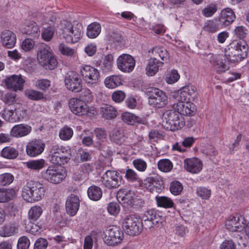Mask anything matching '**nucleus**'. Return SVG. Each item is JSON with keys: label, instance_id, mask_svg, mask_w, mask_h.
<instances>
[{"label": "nucleus", "instance_id": "412c9836", "mask_svg": "<svg viewBox=\"0 0 249 249\" xmlns=\"http://www.w3.org/2000/svg\"><path fill=\"white\" fill-rule=\"evenodd\" d=\"M174 108L181 115L193 116L196 112L195 105L189 102H178L174 105Z\"/></svg>", "mask_w": 249, "mask_h": 249}, {"label": "nucleus", "instance_id": "864d4df0", "mask_svg": "<svg viewBox=\"0 0 249 249\" xmlns=\"http://www.w3.org/2000/svg\"><path fill=\"white\" fill-rule=\"evenodd\" d=\"M14 179L13 175L10 173H4L0 175V185H8L13 181Z\"/></svg>", "mask_w": 249, "mask_h": 249}, {"label": "nucleus", "instance_id": "ea45409f", "mask_svg": "<svg viewBox=\"0 0 249 249\" xmlns=\"http://www.w3.org/2000/svg\"><path fill=\"white\" fill-rule=\"evenodd\" d=\"M24 93L26 97L33 101H39L45 98L43 93L33 89H26Z\"/></svg>", "mask_w": 249, "mask_h": 249}, {"label": "nucleus", "instance_id": "72a5a7b5", "mask_svg": "<svg viewBox=\"0 0 249 249\" xmlns=\"http://www.w3.org/2000/svg\"><path fill=\"white\" fill-rule=\"evenodd\" d=\"M87 193L90 199L98 201L101 198L103 192L100 187L96 185H92L88 188Z\"/></svg>", "mask_w": 249, "mask_h": 249}, {"label": "nucleus", "instance_id": "4c0bfd02", "mask_svg": "<svg viewBox=\"0 0 249 249\" xmlns=\"http://www.w3.org/2000/svg\"><path fill=\"white\" fill-rule=\"evenodd\" d=\"M157 206L164 208H171L174 206L173 201L169 197L165 196H156Z\"/></svg>", "mask_w": 249, "mask_h": 249}, {"label": "nucleus", "instance_id": "4be33fe9", "mask_svg": "<svg viewBox=\"0 0 249 249\" xmlns=\"http://www.w3.org/2000/svg\"><path fill=\"white\" fill-rule=\"evenodd\" d=\"M24 82L21 75H13L5 79V85L7 88L16 91L22 89Z\"/></svg>", "mask_w": 249, "mask_h": 249}, {"label": "nucleus", "instance_id": "39448f33", "mask_svg": "<svg viewBox=\"0 0 249 249\" xmlns=\"http://www.w3.org/2000/svg\"><path fill=\"white\" fill-rule=\"evenodd\" d=\"M39 64L46 70H53L57 65V60L51 48L46 44L40 46L36 52Z\"/></svg>", "mask_w": 249, "mask_h": 249}, {"label": "nucleus", "instance_id": "5fc2aeb1", "mask_svg": "<svg viewBox=\"0 0 249 249\" xmlns=\"http://www.w3.org/2000/svg\"><path fill=\"white\" fill-rule=\"evenodd\" d=\"M179 77L180 76L177 71L174 70L167 74L165 81L167 83L172 84L177 82Z\"/></svg>", "mask_w": 249, "mask_h": 249}, {"label": "nucleus", "instance_id": "e2e57ef3", "mask_svg": "<svg viewBox=\"0 0 249 249\" xmlns=\"http://www.w3.org/2000/svg\"><path fill=\"white\" fill-rule=\"evenodd\" d=\"M107 211L111 215H117L120 211L119 204L116 202H111L109 203L107 206Z\"/></svg>", "mask_w": 249, "mask_h": 249}, {"label": "nucleus", "instance_id": "2f4dec72", "mask_svg": "<svg viewBox=\"0 0 249 249\" xmlns=\"http://www.w3.org/2000/svg\"><path fill=\"white\" fill-rule=\"evenodd\" d=\"M151 53L153 55L152 58H156V59L160 58L163 62L168 60L170 57L168 51L163 47H155L152 49Z\"/></svg>", "mask_w": 249, "mask_h": 249}, {"label": "nucleus", "instance_id": "79ce46f5", "mask_svg": "<svg viewBox=\"0 0 249 249\" xmlns=\"http://www.w3.org/2000/svg\"><path fill=\"white\" fill-rule=\"evenodd\" d=\"M14 195V190L0 188V203L8 202L12 199Z\"/></svg>", "mask_w": 249, "mask_h": 249}, {"label": "nucleus", "instance_id": "bf43d9fd", "mask_svg": "<svg viewBox=\"0 0 249 249\" xmlns=\"http://www.w3.org/2000/svg\"><path fill=\"white\" fill-rule=\"evenodd\" d=\"M58 49L62 54L68 56H72L75 53L74 49L68 47L63 43L59 44Z\"/></svg>", "mask_w": 249, "mask_h": 249}, {"label": "nucleus", "instance_id": "a878e982", "mask_svg": "<svg viewBox=\"0 0 249 249\" xmlns=\"http://www.w3.org/2000/svg\"><path fill=\"white\" fill-rule=\"evenodd\" d=\"M79 208V197L74 194H71L68 197L66 202V209L67 213L73 216L76 213Z\"/></svg>", "mask_w": 249, "mask_h": 249}, {"label": "nucleus", "instance_id": "4468645a", "mask_svg": "<svg viewBox=\"0 0 249 249\" xmlns=\"http://www.w3.org/2000/svg\"><path fill=\"white\" fill-rule=\"evenodd\" d=\"M65 84L67 88L72 92H78L82 90V80L77 73L70 71L65 76Z\"/></svg>", "mask_w": 249, "mask_h": 249}, {"label": "nucleus", "instance_id": "3c124183", "mask_svg": "<svg viewBox=\"0 0 249 249\" xmlns=\"http://www.w3.org/2000/svg\"><path fill=\"white\" fill-rule=\"evenodd\" d=\"M36 87L42 91H46L51 86V81L47 79H40L36 81Z\"/></svg>", "mask_w": 249, "mask_h": 249}, {"label": "nucleus", "instance_id": "2eb2a0df", "mask_svg": "<svg viewBox=\"0 0 249 249\" xmlns=\"http://www.w3.org/2000/svg\"><path fill=\"white\" fill-rule=\"evenodd\" d=\"M71 111L77 116H82L89 112V107L85 102L77 98H72L69 101Z\"/></svg>", "mask_w": 249, "mask_h": 249}, {"label": "nucleus", "instance_id": "c03bdc74", "mask_svg": "<svg viewBox=\"0 0 249 249\" xmlns=\"http://www.w3.org/2000/svg\"><path fill=\"white\" fill-rule=\"evenodd\" d=\"M26 166L32 170H39L42 169L46 164L44 160L41 159L36 160H32L25 163Z\"/></svg>", "mask_w": 249, "mask_h": 249}, {"label": "nucleus", "instance_id": "5701e85b", "mask_svg": "<svg viewBox=\"0 0 249 249\" xmlns=\"http://www.w3.org/2000/svg\"><path fill=\"white\" fill-rule=\"evenodd\" d=\"M0 38L3 47L10 49L15 46L17 41V36L13 32L8 30L3 31L1 34Z\"/></svg>", "mask_w": 249, "mask_h": 249}, {"label": "nucleus", "instance_id": "ddd939ff", "mask_svg": "<svg viewBox=\"0 0 249 249\" xmlns=\"http://www.w3.org/2000/svg\"><path fill=\"white\" fill-rule=\"evenodd\" d=\"M142 186L151 193H160L164 188L163 181L161 177L154 175L147 177L142 182Z\"/></svg>", "mask_w": 249, "mask_h": 249}, {"label": "nucleus", "instance_id": "6ab92c4d", "mask_svg": "<svg viewBox=\"0 0 249 249\" xmlns=\"http://www.w3.org/2000/svg\"><path fill=\"white\" fill-rule=\"evenodd\" d=\"M45 146V143L40 140L31 141L26 145L27 154L30 157H36L43 152Z\"/></svg>", "mask_w": 249, "mask_h": 249}, {"label": "nucleus", "instance_id": "b1692460", "mask_svg": "<svg viewBox=\"0 0 249 249\" xmlns=\"http://www.w3.org/2000/svg\"><path fill=\"white\" fill-rule=\"evenodd\" d=\"M184 163L186 170L193 174L199 173L202 169L201 161L196 158L185 159Z\"/></svg>", "mask_w": 249, "mask_h": 249}, {"label": "nucleus", "instance_id": "c85d7f7f", "mask_svg": "<svg viewBox=\"0 0 249 249\" xmlns=\"http://www.w3.org/2000/svg\"><path fill=\"white\" fill-rule=\"evenodd\" d=\"M23 33L34 38L38 37L40 35V28L36 22L28 21L25 23Z\"/></svg>", "mask_w": 249, "mask_h": 249}, {"label": "nucleus", "instance_id": "de8ad7c7", "mask_svg": "<svg viewBox=\"0 0 249 249\" xmlns=\"http://www.w3.org/2000/svg\"><path fill=\"white\" fill-rule=\"evenodd\" d=\"M158 167L162 172H169L173 168V164L168 159H162L158 161Z\"/></svg>", "mask_w": 249, "mask_h": 249}, {"label": "nucleus", "instance_id": "1a4fd4ad", "mask_svg": "<svg viewBox=\"0 0 249 249\" xmlns=\"http://www.w3.org/2000/svg\"><path fill=\"white\" fill-rule=\"evenodd\" d=\"M124 232L118 227L110 226L103 232V238L105 244L114 246L121 243L124 238Z\"/></svg>", "mask_w": 249, "mask_h": 249}, {"label": "nucleus", "instance_id": "09e8293b", "mask_svg": "<svg viewBox=\"0 0 249 249\" xmlns=\"http://www.w3.org/2000/svg\"><path fill=\"white\" fill-rule=\"evenodd\" d=\"M42 213V210L40 206H35L32 207L29 211L28 216L30 221H36Z\"/></svg>", "mask_w": 249, "mask_h": 249}, {"label": "nucleus", "instance_id": "393cba45", "mask_svg": "<svg viewBox=\"0 0 249 249\" xmlns=\"http://www.w3.org/2000/svg\"><path fill=\"white\" fill-rule=\"evenodd\" d=\"M32 127L28 124H20L14 125L10 130L11 136L21 138L28 135L32 131Z\"/></svg>", "mask_w": 249, "mask_h": 249}, {"label": "nucleus", "instance_id": "13d9d810", "mask_svg": "<svg viewBox=\"0 0 249 249\" xmlns=\"http://www.w3.org/2000/svg\"><path fill=\"white\" fill-rule=\"evenodd\" d=\"M187 95L194 101L196 98V88L193 85H187L182 88Z\"/></svg>", "mask_w": 249, "mask_h": 249}, {"label": "nucleus", "instance_id": "bb28decb", "mask_svg": "<svg viewBox=\"0 0 249 249\" xmlns=\"http://www.w3.org/2000/svg\"><path fill=\"white\" fill-rule=\"evenodd\" d=\"M235 18V15L232 10L227 8L221 11L218 20L220 25L226 27L230 25Z\"/></svg>", "mask_w": 249, "mask_h": 249}, {"label": "nucleus", "instance_id": "aec40b11", "mask_svg": "<svg viewBox=\"0 0 249 249\" xmlns=\"http://www.w3.org/2000/svg\"><path fill=\"white\" fill-rule=\"evenodd\" d=\"M117 198L123 202L124 207H132L134 204L136 197L133 191L126 189H122L118 192Z\"/></svg>", "mask_w": 249, "mask_h": 249}, {"label": "nucleus", "instance_id": "9d476101", "mask_svg": "<svg viewBox=\"0 0 249 249\" xmlns=\"http://www.w3.org/2000/svg\"><path fill=\"white\" fill-rule=\"evenodd\" d=\"M122 176L115 170H107L101 178L103 185L109 189L118 188L122 184Z\"/></svg>", "mask_w": 249, "mask_h": 249}, {"label": "nucleus", "instance_id": "37998d69", "mask_svg": "<svg viewBox=\"0 0 249 249\" xmlns=\"http://www.w3.org/2000/svg\"><path fill=\"white\" fill-rule=\"evenodd\" d=\"M122 119L124 123L131 125H134L141 122L140 117L129 112L123 113L122 115Z\"/></svg>", "mask_w": 249, "mask_h": 249}, {"label": "nucleus", "instance_id": "774afa93", "mask_svg": "<svg viewBox=\"0 0 249 249\" xmlns=\"http://www.w3.org/2000/svg\"><path fill=\"white\" fill-rule=\"evenodd\" d=\"M35 46V41L30 38H26L22 43L21 48L25 51H30L33 49Z\"/></svg>", "mask_w": 249, "mask_h": 249}, {"label": "nucleus", "instance_id": "f3484780", "mask_svg": "<svg viewBox=\"0 0 249 249\" xmlns=\"http://www.w3.org/2000/svg\"><path fill=\"white\" fill-rule=\"evenodd\" d=\"M246 225L244 217L238 214L231 215L226 223V228L231 231H240L244 228Z\"/></svg>", "mask_w": 249, "mask_h": 249}, {"label": "nucleus", "instance_id": "0eeeda50", "mask_svg": "<svg viewBox=\"0 0 249 249\" xmlns=\"http://www.w3.org/2000/svg\"><path fill=\"white\" fill-rule=\"evenodd\" d=\"M122 226L125 232L130 236L139 235L143 228L142 219L135 214L128 215L124 217Z\"/></svg>", "mask_w": 249, "mask_h": 249}, {"label": "nucleus", "instance_id": "a211bd4d", "mask_svg": "<svg viewBox=\"0 0 249 249\" xmlns=\"http://www.w3.org/2000/svg\"><path fill=\"white\" fill-rule=\"evenodd\" d=\"M209 61L215 68V71L218 73L225 72L229 69L226 64L225 56L222 54H213L210 53L208 55Z\"/></svg>", "mask_w": 249, "mask_h": 249}, {"label": "nucleus", "instance_id": "338daca9", "mask_svg": "<svg viewBox=\"0 0 249 249\" xmlns=\"http://www.w3.org/2000/svg\"><path fill=\"white\" fill-rule=\"evenodd\" d=\"M234 34L240 40H244L247 35V30L243 26L236 27L234 29Z\"/></svg>", "mask_w": 249, "mask_h": 249}, {"label": "nucleus", "instance_id": "7c9ffc66", "mask_svg": "<svg viewBox=\"0 0 249 249\" xmlns=\"http://www.w3.org/2000/svg\"><path fill=\"white\" fill-rule=\"evenodd\" d=\"M110 140L111 142L121 145L125 140V137L122 128H115L109 135Z\"/></svg>", "mask_w": 249, "mask_h": 249}, {"label": "nucleus", "instance_id": "9b49d317", "mask_svg": "<svg viewBox=\"0 0 249 249\" xmlns=\"http://www.w3.org/2000/svg\"><path fill=\"white\" fill-rule=\"evenodd\" d=\"M148 92V103L151 107L161 108L166 105L167 97L164 92L157 88H151Z\"/></svg>", "mask_w": 249, "mask_h": 249}, {"label": "nucleus", "instance_id": "f8f14e48", "mask_svg": "<svg viewBox=\"0 0 249 249\" xmlns=\"http://www.w3.org/2000/svg\"><path fill=\"white\" fill-rule=\"evenodd\" d=\"M80 73L83 80L88 84H94L98 82L100 79V72L94 67L83 65L81 66Z\"/></svg>", "mask_w": 249, "mask_h": 249}, {"label": "nucleus", "instance_id": "680f3d73", "mask_svg": "<svg viewBox=\"0 0 249 249\" xmlns=\"http://www.w3.org/2000/svg\"><path fill=\"white\" fill-rule=\"evenodd\" d=\"M133 165L137 170L140 172H144L147 168L146 162L141 159L134 160L133 161Z\"/></svg>", "mask_w": 249, "mask_h": 249}, {"label": "nucleus", "instance_id": "0e129e2a", "mask_svg": "<svg viewBox=\"0 0 249 249\" xmlns=\"http://www.w3.org/2000/svg\"><path fill=\"white\" fill-rule=\"evenodd\" d=\"M125 177L129 182L138 181L139 180V176L131 169H128L126 170Z\"/></svg>", "mask_w": 249, "mask_h": 249}, {"label": "nucleus", "instance_id": "a18cd8bd", "mask_svg": "<svg viewBox=\"0 0 249 249\" xmlns=\"http://www.w3.org/2000/svg\"><path fill=\"white\" fill-rule=\"evenodd\" d=\"M54 32V26L50 25L47 27L43 28L41 33V36L44 40L46 41H50L53 38Z\"/></svg>", "mask_w": 249, "mask_h": 249}, {"label": "nucleus", "instance_id": "052dcab7", "mask_svg": "<svg viewBox=\"0 0 249 249\" xmlns=\"http://www.w3.org/2000/svg\"><path fill=\"white\" fill-rule=\"evenodd\" d=\"M30 245L29 238L26 236L20 237L18 240L17 244L18 249H28Z\"/></svg>", "mask_w": 249, "mask_h": 249}, {"label": "nucleus", "instance_id": "f257e3e1", "mask_svg": "<svg viewBox=\"0 0 249 249\" xmlns=\"http://www.w3.org/2000/svg\"><path fill=\"white\" fill-rule=\"evenodd\" d=\"M249 47L244 40H234L228 46L225 56L230 63H238L248 55Z\"/></svg>", "mask_w": 249, "mask_h": 249}, {"label": "nucleus", "instance_id": "f03ea898", "mask_svg": "<svg viewBox=\"0 0 249 249\" xmlns=\"http://www.w3.org/2000/svg\"><path fill=\"white\" fill-rule=\"evenodd\" d=\"M45 189L43 184L38 181L30 180L23 187L22 196L29 202H34L41 200L44 196Z\"/></svg>", "mask_w": 249, "mask_h": 249}, {"label": "nucleus", "instance_id": "c9c22d12", "mask_svg": "<svg viewBox=\"0 0 249 249\" xmlns=\"http://www.w3.org/2000/svg\"><path fill=\"white\" fill-rule=\"evenodd\" d=\"M113 56L111 54L106 55L100 67L103 72H108L112 70L113 64Z\"/></svg>", "mask_w": 249, "mask_h": 249}, {"label": "nucleus", "instance_id": "cd10ccee", "mask_svg": "<svg viewBox=\"0 0 249 249\" xmlns=\"http://www.w3.org/2000/svg\"><path fill=\"white\" fill-rule=\"evenodd\" d=\"M163 62L151 57L148 60L145 68L146 74L149 76L155 75L158 72L160 68L163 66Z\"/></svg>", "mask_w": 249, "mask_h": 249}, {"label": "nucleus", "instance_id": "58836bf2", "mask_svg": "<svg viewBox=\"0 0 249 249\" xmlns=\"http://www.w3.org/2000/svg\"><path fill=\"white\" fill-rule=\"evenodd\" d=\"M220 22L218 20H207L204 24L203 29L210 33H214L220 29Z\"/></svg>", "mask_w": 249, "mask_h": 249}, {"label": "nucleus", "instance_id": "8fccbe9b", "mask_svg": "<svg viewBox=\"0 0 249 249\" xmlns=\"http://www.w3.org/2000/svg\"><path fill=\"white\" fill-rule=\"evenodd\" d=\"M183 189L181 183L177 180H174L170 183V192L175 196L180 195Z\"/></svg>", "mask_w": 249, "mask_h": 249}, {"label": "nucleus", "instance_id": "69168bd1", "mask_svg": "<svg viewBox=\"0 0 249 249\" xmlns=\"http://www.w3.org/2000/svg\"><path fill=\"white\" fill-rule=\"evenodd\" d=\"M48 246V242L45 238L40 237L34 244V249H46Z\"/></svg>", "mask_w": 249, "mask_h": 249}, {"label": "nucleus", "instance_id": "603ef678", "mask_svg": "<svg viewBox=\"0 0 249 249\" xmlns=\"http://www.w3.org/2000/svg\"><path fill=\"white\" fill-rule=\"evenodd\" d=\"M196 194L202 199H208L211 195V190L205 187H199L196 189Z\"/></svg>", "mask_w": 249, "mask_h": 249}, {"label": "nucleus", "instance_id": "49530a36", "mask_svg": "<svg viewBox=\"0 0 249 249\" xmlns=\"http://www.w3.org/2000/svg\"><path fill=\"white\" fill-rule=\"evenodd\" d=\"M73 134V130L68 126L63 127L59 131L60 139L63 141H68L71 139Z\"/></svg>", "mask_w": 249, "mask_h": 249}, {"label": "nucleus", "instance_id": "6e6d98bb", "mask_svg": "<svg viewBox=\"0 0 249 249\" xmlns=\"http://www.w3.org/2000/svg\"><path fill=\"white\" fill-rule=\"evenodd\" d=\"M0 116L6 121L10 122H15L16 118L14 117V111L13 110H7L6 109L2 110L0 113Z\"/></svg>", "mask_w": 249, "mask_h": 249}, {"label": "nucleus", "instance_id": "dca6fc26", "mask_svg": "<svg viewBox=\"0 0 249 249\" xmlns=\"http://www.w3.org/2000/svg\"><path fill=\"white\" fill-rule=\"evenodd\" d=\"M118 69L124 72H130L133 71L135 66V60L130 55L123 54L117 60Z\"/></svg>", "mask_w": 249, "mask_h": 249}, {"label": "nucleus", "instance_id": "423d86ee", "mask_svg": "<svg viewBox=\"0 0 249 249\" xmlns=\"http://www.w3.org/2000/svg\"><path fill=\"white\" fill-rule=\"evenodd\" d=\"M184 125V121L175 108L167 110L163 114L162 125L164 129L174 131L181 128Z\"/></svg>", "mask_w": 249, "mask_h": 249}, {"label": "nucleus", "instance_id": "a19ab883", "mask_svg": "<svg viewBox=\"0 0 249 249\" xmlns=\"http://www.w3.org/2000/svg\"><path fill=\"white\" fill-rule=\"evenodd\" d=\"M104 82L107 87L114 89L122 84V79L119 76L112 75L107 77Z\"/></svg>", "mask_w": 249, "mask_h": 249}, {"label": "nucleus", "instance_id": "6e6552de", "mask_svg": "<svg viewBox=\"0 0 249 249\" xmlns=\"http://www.w3.org/2000/svg\"><path fill=\"white\" fill-rule=\"evenodd\" d=\"M42 178L45 181L52 184L61 183L66 178L65 171L53 165L49 166L47 169L41 173Z\"/></svg>", "mask_w": 249, "mask_h": 249}, {"label": "nucleus", "instance_id": "c756f323", "mask_svg": "<svg viewBox=\"0 0 249 249\" xmlns=\"http://www.w3.org/2000/svg\"><path fill=\"white\" fill-rule=\"evenodd\" d=\"M100 112L102 117L105 120H108L115 119L118 115L116 109L113 106L107 104L103 105L100 107Z\"/></svg>", "mask_w": 249, "mask_h": 249}, {"label": "nucleus", "instance_id": "f704fd0d", "mask_svg": "<svg viewBox=\"0 0 249 249\" xmlns=\"http://www.w3.org/2000/svg\"><path fill=\"white\" fill-rule=\"evenodd\" d=\"M0 155L5 159L13 160L18 157V152L15 148L8 146L4 147L1 150Z\"/></svg>", "mask_w": 249, "mask_h": 249}, {"label": "nucleus", "instance_id": "20e7f679", "mask_svg": "<svg viewBox=\"0 0 249 249\" xmlns=\"http://www.w3.org/2000/svg\"><path fill=\"white\" fill-rule=\"evenodd\" d=\"M71 157V150L69 147L57 144L51 145L48 157L51 163L59 165H64L69 162Z\"/></svg>", "mask_w": 249, "mask_h": 249}, {"label": "nucleus", "instance_id": "7ed1b4c3", "mask_svg": "<svg viewBox=\"0 0 249 249\" xmlns=\"http://www.w3.org/2000/svg\"><path fill=\"white\" fill-rule=\"evenodd\" d=\"M63 38L67 43H75L79 41L83 35V27L81 24H72L63 21L61 23Z\"/></svg>", "mask_w": 249, "mask_h": 249}, {"label": "nucleus", "instance_id": "e433bc0d", "mask_svg": "<svg viewBox=\"0 0 249 249\" xmlns=\"http://www.w3.org/2000/svg\"><path fill=\"white\" fill-rule=\"evenodd\" d=\"M18 228L14 224H9L3 227L0 230V236L9 237L18 232Z\"/></svg>", "mask_w": 249, "mask_h": 249}, {"label": "nucleus", "instance_id": "4d7b16f0", "mask_svg": "<svg viewBox=\"0 0 249 249\" xmlns=\"http://www.w3.org/2000/svg\"><path fill=\"white\" fill-rule=\"evenodd\" d=\"M16 94L14 92H9L1 95V99L7 105H11L16 102Z\"/></svg>", "mask_w": 249, "mask_h": 249}, {"label": "nucleus", "instance_id": "473e14b6", "mask_svg": "<svg viewBox=\"0 0 249 249\" xmlns=\"http://www.w3.org/2000/svg\"><path fill=\"white\" fill-rule=\"evenodd\" d=\"M101 31V25L97 22H94L88 26L86 34L88 37L95 38L99 36Z\"/></svg>", "mask_w": 249, "mask_h": 249}]
</instances>
